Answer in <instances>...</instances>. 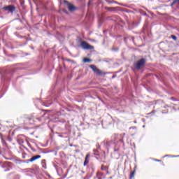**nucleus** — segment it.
Wrapping results in <instances>:
<instances>
[{"label":"nucleus","mask_w":179,"mask_h":179,"mask_svg":"<svg viewBox=\"0 0 179 179\" xmlns=\"http://www.w3.org/2000/svg\"><path fill=\"white\" fill-rule=\"evenodd\" d=\"M90 68H91V69H92L93 72H94V73H96V75H101V71L100 70H99V69H97V67H96V66L94 65H90Z\"/></svg>","instance_id":"nucleus-5"},{"label":"nucleus","mask_w":179,"mask_h":179,"mask_svg":"<svg viewBox=\"0 0 179 179\" xmlns=\"http://www.w3.org/2000/svg\"><path fill=\"white\" fill-rule=\"evenodd\" d=\"M37 159H41V155L34 156L30 159H29V162H34L35 160H37Z\"/></svg>","instance_id":"nucleus-8"},{"label":"nucleus","mask_w":179,"mask_h":179,"mask_svg":"<svg viewBox=\"0 0 179 179\" xmlns=\"http://www.w3.org/2000/svg\"><path fill=\"white\" fill-rule=\"evenodd\" d=\"M96 177L98 179H104V178H106V175H104V173H103L101 172H98L96 173Z\"/></svg>","instance_id":"nucleus-7"},{"label":"nucleus","mask_w":179,"mask_h":179,"mask_svg":"<svg viewBox=\"0 0 179 179\" xmlns=\"http://www.w3.org/2000/svg\"><path fill=\"white\" fill-rule=\"evenodd\" d=\"M80 46L83 50H94V46L89 45L86 41H83Z\"/></svg>","instance_id":"nucleus-2"},{"label":"nucleus","mask_w":179,"mask_h":179,"mask_svg":"<svg viewBox=\"0 0 179 179\" xmlns=\"http://www.w3.org/2000/svg\"><path fill=\"white\" fill-rule=\"evenodd\" d=\"M171 157H179V155H173V156H171Z\"/></svg>","instance_id":"nucleus-16"},{"label":"nucleus","mask_w":179,"mask_h":179,"mask_svg":"<svg viewBox=\"0 0 179 179\" xmlns=\"http://www.w3.org/2000/svg\"><path fill=\"white\" fill-rule=\"evenodd\" d=\"M83 62H92V60L90 59L84 58Z\"/></svg>","instance_id":"nucleus-11"},{"label":"nucleus","mask_w":179,"mask_h":179,"mask_svg":"<svg viewBox=\"0 0 179 179\" xmlns=\"http://www.w3.org/2000/svg\"><path fill=\"white\" fill-rule=\"evenodd\" d=\"M134 177H135V171L131 172V174H130V178L131 179L134 178Z\"/></svg>","instance_id":"nucleus-12"},{"label":"nucleus","mask_w":179,"mask_h":179,"mask_svg":"<svg viewBox=\"0 0 179 179\" xmlns=\"http://www.w3.org/2000/svg\"><path fill=\"white\" fill-rule=\"evenodd\" d=\"M165 157H171V155H165Z\"/></svg>","instance_id":"nucleus-18"},{"label":"nucleus","mask_w":179,"mask_h":179,"mask_svg":"<svg viewBox=\"0 0 179 179\" xmlns=\"http://www.w3.org/2000/svg\"><path fill=\"white\" fill-rule=\"evenodd\" d=\"M106 10H108L109 12H115V8L114 7H106Z\"/></svg>","instance_id":"nucleus-9"},{"label":"nucleus","mask_w":179,"mask_h":179,"mask_svg":"<svg viewBox=\"0 0 179 179\" xmlns=\"http://www.w3.org/2000/svg\"><path fill=\"white\" fill-rule=\"evenodd\" d=\"M107 174H108V171H107Z\"/></svg>","instance_id":"nucleus-24"},{"label":"nucleus","mask_w":179,"mask_h":179,"mask_svg":"<svg viewBox=\"0 0 179 179\" xmlns=\"http://www.w3.org/2000/svg\"><path fill=\"white\" fill-rule=\"evenodd\" d=\"M4 171H9V169H5Z\"/></svg>","instance_id":"nucleus-20"},{"label":"nucleus","mask_w":179,"mask_h":179,"mask_svg":"<svg viewBox=\"0 0 179 179\" xmlns=\"http://www.w3.org/2000/svg\"><path fill=\"white\" fill-rule=\"evenodd\" d=\"M179 0H174L173 3L171 4V6H173V5H176V3H178Z\"/></svg>","instance_id":"nucleus-13"},{"label":"nucleus","mask_w":179,"mask_h":179,"mask_svg":"<svg viewBox=\"0 0 179 179\" xmlns=\"http://www.w3.org/2000/svg\"><path fill=\"white\" fill-rule=\"evenodd\" d=\"M145 64H146L145 59H141L136 64H134V67L136 69H141V68H143Z\"/></svg>","instance_id":"nucleus-1"},{"label":"nucleus","mask_w":179,"mask_h":179,"mask_svg":"<svg viewBox=\"0 0 179 179\" xmlns=\"http://www.w3.org/2000/svg\"><path fill=\"white\" fill-rule=\"evenodd\" d=\"M2 10H7L10 13H13L15 12V10H16V8L14 6L10 5V6L3 7Z\"/></svg>","instance_id":"nucleus-3"},{"label":"nucleus","mask_w":179,"mask_h":179,"mask_svg":"<svg viewBox=\"0 0 179 179\" xmlns=\"http://www.w3.org/2000/svg\"><path fill=\"white\" fill-rule=\"evenodd\" d=\"M90 159V154H87L84 161V166H87V164H89Z\"/></svg>","instance_id":"nucleus-6"},{"label":"nucleus","mask_w":179,"mask_h":179,"mask_svg":"<svg viewBox=\"0 0 179 179\" xmlns=\"http://www.w3.org/2000/svg\"><path fill=\"white\" fill-rule=\"evenodd\" d=\"M143 128H145V126H143Z\"/></svg>","instance_id":"nucleus-23"},{"label":"nucleus","mask_w":179,"mask_h":179,"mask_svg":"<svg viewBox=\"0 0 179 179\" xmlns=\"http://www.w3.org/2000/svg\"><path fill=\"white\" fill-rule=\"evenodd\" d=\"M101 170H102L103 171H106V170H107V167H106V166H101Z\"/></svg>","instance_id":"nucleus-14"},{"label":"nucleus","mask_w":179,"mask_h":179,"mask_svg":"<svg viewBox=\"0 0 179 179\" xmlns=\"http://www.w3.org/2000/svg\"><path fill=\"white\" fill-rule=\"evenodd\" d=\"M114 78H115V76H113L112 77V78L114 79Z\"/></svg>","instance_id":"nucleus-21"},{"label":"nucleus","mask_w":179,"mask_h":179,"mask_svg":"<svg viewBox=\"0 0 179 179\" xmlns=\"http://www.w3.org/2000/svg\"><path fill=\"white\" fill-rule=\"evenodd\" d=\"M134 123L136 124V121H135Z\"/></svg>","instance_id":"nucleus-22"},{"label":"nucleus","mask_w":179,"mask_h":179,"mask_svg":"<svg viewBox=\"0 0 179 179\" xmlns=\"http://www.w3.org/2000/svg\"><path fill=\"white\" fill-rule=\"evenodd\" d=\"M41 164H42V167H43V169H47V166H45V159H43L41 161Z\"/></svg>","instance_id":"nucleus-10"},{"label":"nucleus","mask_w":179,"mask_h":179,"mask_svg":"<svg viewBox=\"0 0 179 179\" xmlns=\"http://www.w3.org/2000/svg\"><path fill=\"white\" fill-rule=\"evenodd\" d=\"M118 3L115 2V1H109V3Z\"/></svg>","instance_id":"nucleus-17"},{"label":"nucleus","mask_w":179,"mask_h":179,"mask_svg":"<svg viewBox=\"0 0 179 179\" xmlns=\"http://www.w3.org/2000/svg\"><path fill=\"white\" fill-rule=\"evenodd\" d=\"M64 4L68 6V9L70 12H73L75 10V6L73 5H71V3L69 1L64 0Z\"/></svg>","instance_id":"nucleus-4"},{"label":"nucleus","mask_w":179,"mask_h":179,"mask_svg":"<svg viewBox=\"0 0 179 179\" xmlns=\"http://www.w3.org/2000/svg\"><path fill=\"white\" fill-rule=\"evenodd\" d=\"M171 38H173V40H177V36H174V35H171Z\"/></svg>","instance_id":"nucleus-15"},{"label":"nucleus","mask_w":179,"mask_h":179,"mask_svg":"<svg viewBox=\"0 0 179 179\" xmlns=\"http://www.w3.org/2000/svg\"><path fill=\"white\" fill-rule=\"evenodd\" d=\"M155 162H161L159 159H155Z\"/></svg>","instance_id":"nucleus-19"}]
</instances>
